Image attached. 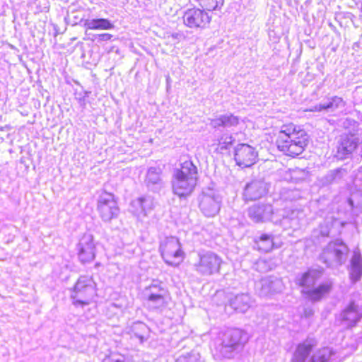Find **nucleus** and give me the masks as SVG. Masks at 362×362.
Masks as SVG:
<instances>
[{
  "label": "nucleus",
  "mask_w": 362,
  "mask_h": 362,
  "mask_svg": "<svg viewBox=\"0 0 362 362\" xmlns=\"http://www.w3.org/2000/svg\"><path fill=\"white\" fill-rule=\"evenodd\" d=\"M310 141V136L303 126L293 122L283 124L274 134V144L277 150L291 158H297L303 155Z\"/></svg>",
  "instance_id": "nucleus-1"
},
{
  "label": "nucleus",
  "mask_w": 362,
  "mask_h": 362,
  "mask_svg": "<svg viewBox=\"0 0 362 362\" xmlns=\"http://www.w3.org/2000/svg\"><path fill=\"white\" fill-rule=\"evenodd\" d=\"M320 279L319 274L313 269H308L298 278L297 284L301 287V293L313 301H320L331 291L332 284L323 282L317 284Z\"/></svg>",
  "instance_id": "nucleus-2"
},
{
  "label": "nucleus",
  "mask_w": 362,
  "mask_h": 362,
  "mask_svg": "<svg viewBox=\"0 0 362 362\" xmlns=\"http://www.w3.org/2000/svg\"><path fill=\"white\" fill-rule=\"evenodd\" d=\"M96 284L90 276H82L76 282L71 298L74 305L83 306L90 304L96 296Z\"/></svg>",
  "instance_id": "nucleus-3"
},
{
  "label": "nucleus",
  "mask_w": 362,
  "mask_h": 362,
  "mask_svg": "<svg viewBox=\"0 0 362 362\" xmlns=\"http://www.w3.org/2000/svg\"><path fill=\"white\" fill-rule=\"evenodd\" d=\"M159 251L164 262L170 266L177 267L185 259V252L182 245L175 237L166 238L161 241Z\"/></svg>",
  "instance_id": "nucleus-4"
},
{
  "label": "nucleus",
  "mask_w": 362,
  "mask_h": 362,
  "mask_svg": "<svg viewBox=\"0 0 362 362\" xmlns=\"http://www.w3.org/2000/svg\"><path fill=\"white\" fill-rule=\"evenodd\" d=\"M258 159V151L249 144H240L235 148L234 160L236 165L242 168L251 167Z\"/></svg>",
  "instance_id": "nucleus-5"
},
{
  "label": "nucleus",
  "mask_w": 362,
  "mask_h": 362,
  "mask_svg": "<svg viewBox=\"0 0 362 362\" xmlns=\"http://www.w3.org/2000/svg\"><path fill=\"white\" fill-rule=\"evenodd\" d=\"M182 18L184 24L190 28H204L211 21L208 12L196 7L187 9Z\"/></svg>",
  "instance_id": "nucleus-6"
},
{
  "label": "nucleus",
  "mask_w": 362,
  "mask_h": 362,
  "mask_svg": "<svg viewBox=\"0 0 362 362\" xmlns=\"http://www.w3.org/2000/svg\"><path fill=\"white\" fill-rule=\"evenodd\" d=\"M98 210L104 221H110L116 218L119 209L114 194L104 192L98 200Z\"/></svg>",
  "instance_id": "nucleus-7"
},
{
  "label": "nucleus",
  "mask_w": 362,
  "mask_h": 362,
  "mask_svg": "<svg viewBox=\"0 0 362 362\" xmlns=\"http://www.w3.org/2000/svg\"><path fill=\"white\" fill-rule=\"evenodd\" d=\"M222 260L217 255L209 253L201 255L195 267L202 274L212 275L219 272Z\"/></svg>",
  "instance_id": "nucleus-8"
},
{
  "label": "nucleus",
  "mask_w": 362,
  "mask_h": 362,
  "mask_svg": "<svg viewBox=\"0 0 362 362\" xmlns=\"http://www.w3.org/2000/svg\"><path fill=\"white\" fill-rule=\"evenodd\" d=\"M174 175L173 189L175 194L180 197H185L190 195L194 191L198 178Z\"/></svg>",
  "instance_id": "nucleus-9"
},
{
  "label": "nucleus",
  "mask_w": 362,
  "mask_h": 362,
  "mask_svg": "<svg viewBox=\"0 0 362 362\" xmlns=\"http://www.w3.org/2000/svg\"><path fill=\"white\" fill-rule=\"evenodd\" d=\"M362 317V310L355 303H350L341 314V320L348 327L355 325Z\"/></svg>",
  "instance_id": "nucleus-10"
},
{
  "label": "nucleus",
  "mask_w": 362,
  "mask_h": 362,
  "mask_svg": "<svg viewBox=\"0 0 362 362\" xmlns=\"http://www.w3.org/2000/svg\"><path fill=\"white\" fill-rule=\"evenodd\" d=\"M265 193V185L260 181L255 180L246 185L243 194L245 199L251 201L262 197Z\"/></svg>",
  "instance_id": "nucleus-11"
},
{
  "label": "nucleus",
  "mask_w": 362,
  "mask_h": 362,
  "mask_svg": "<svg viewBox=\"0 0 362 362\" xmlns=\"http://www.w3.org/2000/svg\"><path fill=\"white\" fill-rule=\"evenodd\" d=\"M272 213V206L264 203L255 204L248 210L249 216L256 223L262 222L264 218Z\"/></svg>",
  "instance_id": "nucleus-12"
},
{
  "label": "nucleus",
  "mask_w": 362,
  "mask_h": 362,
  "mask_svg": "<svg viewBox=\"0 0 362 362\" xmlns=\"http://www.w3.org/2000/svg\"><path fill=\"white\" fill-rule=\"evenodd\" d=\"M78 257L83 263L90 262L95 259V244L92 239L86 240L80 243Z\"/></svg>",
  "instance_id": "nucleus-13"
},
{
  "label": "nucleus",
  "mask_w": 362,
  "mask_h": 362,
  "mask_svg": "<svg viewBox=\"0 0 362 362\" xmlns=\"http://www.w3.org/2000/svg\"><path fill=\"white\" fill-rule=\"evenodd\" d=\"M239 118L232 114L220 115L211 121L214 128L232 127L239 124Z\"/></svg>",
  "instance_id": "nucleus-14"
},
{
  "label": "nucleus",
  "mask_w": 362,
  "mask_h": 362,
  "mask_svg": "<svg viewBox=\"0 0 362 362\" xmlns=\"http://www.w3.org/2000/svg\"><path fill=\"white\" fill-rule=\"evenodd\" d=\"M362 276V257L360 253H355L351 261L349 277L352 281H358Z\"/></svg>",
  "instance_id": "nucleus-15"
},
{
  "label": "nucleus",
  "mask_w": 362,
  "mask_h": 362,
  "mask_svg": "<svg viewBox=\"0 0 362 362\" xmlns=\"http://www.w3.org/2000/svg\"><path fill=\"white\" fill-rule=\"evenodd\" d=\"M189 177L198 178V169L197 167L193 163L191 160H185L181 163L180 168L176 170L175 175L177 176H182Z\"/></svg>",
  "instance_id": "nucleus-16"
},
{
  "label": "nucleus",
  "mask_w": 362,
  "mask_h": 362,
  "mask_svg": "<svg viewBox=\"0 0 362 362\" xmlns=\"http://www.w3.org/2000/svg\"><path fill=\"white\" fill-rule=\"evenodd\" d=\"M357 148V143L352 137H344L337 148V153L341 158H346Z\"/></svg>",
  "instance_id": "nucleus-17"
},
{
  "label": "nucleus",
  "mask_w": 362,
  "mask_h": 362,
  "mask_svg": "<svg viewBox=\"0 0 362 362\" xmlns=\"http://www.w3.org/2000/svg\"><path fill=\"white\" fill-rule=\"evenodd\" d=\"M150 291L148 300L153 303L163 305L166 303L165 290L163 287L158 285H151L147 288Z\"/></svg>",
  "instance_id": "nucleus-18"
},
{
  "label": "nucleus",
  "mask_w": 362,
  "mask_h": 362,
  "mask_svg": "<svg viewBox=\"0 0 362 362\" xmlns=\"http://www.w3.org/2000/svg\"><path fill=\"white\" fill-rule=\"evenodd\" d=\"M255 243L258 250L267 252L274 248V237L270 234H262L255 240Z\"/></svg>",
  "instance_id": "nucleus-19"
},
{
  "label": "nucleus",
  "mask_w": 362,
  "mask_h": 362,
  "mask_svg": "<svg viewBox=\"0 0 362 362\" xmlns=\"http://www.w3.org/2000/svg\"><path fill=\"white\" fill-rule=\"evenodd\" d=\"M85 25L88 30H111L114 25L107 18H94L87 21Z\"/></svg>",
  "instance_id": "nucleus-20"
},
{
  "label": "nucleus",
  "mask_w": 362,
  "mask_h": 362,
  "mask_svg": "<svg viewBox=\"0 0 362 362\" xmlns=\"http://www.w3.org/2000/svg\"><path fill=\"white\" fill-rule=\"evenodd\" d=\"M198 5L205 11H220L224 5V0H196Z\"/></svg>",
  "instance_id": "nucleus-21"
},
{
  "label": "nucleus",
  "mask_w": 362,
  "mask_h": 362,
  "mask_svg": "<svg viewBox=\"0 0 362 362\" xmlns=\"http://www.w3.org/2000/svg\"><path fill=\"white\" fill-rule=\"evenodd\" d=\"M313 346L310 344L302 343L298 344L296 349V358L293 359V362H301L305 361L310 354Z\"/></svg>",
  "instance_id": "nucleus-22"
},
{
  "label": "nucleus",
  "mask_w": 362,
  "mask_h": 362,
  "mask_svg": "<svg viewBox=\"0 0 362 362\" xmlns=\"http://www.w3.org/2000/svg\"><path fill=\"white\" fill-rule=\"evenodd\" d=\"M331 355L332 351L330 350L323 349L320 351L317 356L313 357L310 362H328Z\"/></svg>",
  "instance_id": "nucleus-23"
},
{
  "label": "nucleus",
  "mask_w": 362,
  "mask_h": 362,
  "mask_svg": "<svg viewBox=\"0 0 362 362\" xmlns=\"http://www.w3.org/2000/svg\"><path fill=\"white\" fill-rule=\"evenodd\" d=\"M103 362H125V358L120 354L110 353L103 358Z\"/></svg>",
  "instance_id": "nucleus-24"
},
{
  "label": "nucleus",
  "mask_w": 362,
  "mask_h": 362,
  "mask_svg": "<svg viewBox=\"0 0 362 362\" xmlns=\"http://www.w3.org/2000/svg\"><path fill=\"white\" fill-rule=\"evenodd\" d=\"M341 102H342V98H341L334 97V98H332L331 102H329V103H328L327 104L320 105V107H319V110H326V109H328V108H332L333 107H338L339 103H340Z\"/></svg>",
  "instance_id": "nucleus-25"
},
{
  "label": "nucleus",
  "mask_w": 362,
  "mask_h": 362,
  "mask_svg": "<svg viewBox=\"0 0 362 362\" xmlns=\"http://www.w3.org/2000/svg\"><path fill=\"white\" fill-rule=\"evenodd\" d=\"M112 38V35L110 33H102L98 35V39L100 41H109Z\"/></svg>",
  "instance_id": "nucleus-26"
},
{
  "label": "nucleus",
  "mask_w": 362,
  "mask_h": 362,
  "mask_svg": "<svg viewBox=\"0 0 362 362\" xmlns=\"http://www.w3.org/2000/svg\"><path fill=\"white\" fill-rule=\"evenodd\" d=\"M233 141H233V139H232V137H231V136H230V137H229V141H228L227 143H223V144H222V143H221V142L219 141V143H218L219 148H220L221 149H222V148H227L228 147H230V146H232V144H233Z\"/></svg>",
  "instance_id": "nucleus-27"
}]
</instances>
